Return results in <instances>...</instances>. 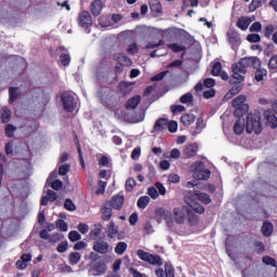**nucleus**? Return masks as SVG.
I'll list each match as a JSON object with an SVG mask.
<instances>
[{
	"mask_svg": "<svg viewBox=\"0 0 277 277\" xmlns=\"http://www.w3.org/2000/svg\"><path fill=\"white\" fill-rule=\"evenodd\" d=\"M254 68L255 71V80L263 81V78L267 75V70L261 68V58L256 56L245 57L241 58L238 63L232 66L233 77L235 79L234 83H241L245 81L246 72H248V68Z\"/></svg>",
	"mask_w": 277,
	"mask_h": 277,
	"instance_id": "obj_1",
	"label": "nucleus"
},
{
	"mask_svg": "<svg viewBox=\"0 0 277 277\" xmlns=\"http://www.w3.org/2000/svg\"><path fill=\"white\" fill-rule=\"evenodd\" d=\"M247 133H255V135H261L263 132V124L261 123V114H248L247 115Z\"/></svg>",
	"mask_w": 277,
	"mask_h": 277,
	"instance_id": "obj_2",
	"label": "nucleus"
},
{
	"mask_svg": "<svg viewBox=\"0 0 277 277\" xmlns=\"http://www.w3.org/2000/svg\"><path fill=\"white\" fill-rule=\"evenodd\" d=\"M193 179L196 181H209L211 179V171L205 167V162H197L190 167Z\"/></svg>",
	"mask_w": 277,
	"mask_h": 277,
	"instance_id": "obj_3",
	"label": "nucleus"
},
{
	"mask_svg": "<svg viewBox=\"0 0 277 277\" xmlns=\"http://www.w3.org/2000/svg\"><path fill=\"white\" fill-rule=\"evenodd\" d=\"M136 254L141 261H145V263H149V265H157L158 267L163 265V260L160 255L150 254L142 249H140Z\"/></svg>",
	"mask_w": 277,
	"mask_h": 277,
	"instance_id": "obj_4",
	"label": "nucleus"
},
{
	"mask_svg": "<svg viewBox=\"0 0 277 277\" xmlns=\"http://www.w3.org/2000/svg\"><path fill=\"white\" fill-rule=\"evenodd\" d=\"M246 103V95H238L233 100L232 106L236 109L235 115L241 116L248 111V105Z\"/></svg>",
	"mask_w": 277,
	"mask_h": 277,
	"instance_id": "obj_5",
	"label": "nucleus"
},
{
	"mask_svg": "<svg viewBox=\"0 0 277 277\" xmlns=\"http://www.w3.org/2000/svg\"><path fill=\"white\" fill-rule=\"evenodd\" d=\"M78 23L80 27L87 29V34H90V27H92V15L88 11H81L78 15Z\"/></svg>",
	"mask_w": 277,
	"mask_h": 277,
	"instance_id": "obj_6",
	"label": "nucleus"
},
{
	"mask_svg": "<svg viewBox=\"0 0 277 277\" xmlns=\"http://www.w3.org/2000/svg\"><path fill=\"white\" fill-rule=\"evenodd\" d=\"M189 213V209L187 207L174 208L173 209V217L176 224H185V219Z\"/></svg>",
	"mask_w": 277,
	"mask_h": 277,
	"instance_id": "obj_7",
	"label": "nucleus"
},
{
	"mask_svg": "<svg viewBox=\"0 0 277 277\" xmlns=\"http://www.w3.org/2000/svg\"><path fill=\"white\" fill-rule=\"evenodd\" d=\"M62 103L66 111H75L77 103H75V97L68 93L62 95Z\"/></svg>",
	"mask_w": 277,
	"mask_h": 277,
	"instance_id": "obj_8",
	"label": "nucleus"
},
{
	"mask_svg": "<svg viewBox=\"0 0 277 277\" xmlns=\"http://www.w3.org/2000/svg\"><path fill=\"white\" fill-rule=\"evenodd\" d=\"M184 200L193 211L196 213L202 214L205 213V207L194 200V197L192 195L185 196Z\"/></svg>",
	"mask_w": 277,
	"mask_h": 277,
	"instance_id": "obj_9",
	"label": "nucleus"
},
{
	"mask_svg": "<svg viewBox=\"0 0 277 277\" xmlns=\"http://www.w3.org/2000/svg\"><path fill=\"white\" fill-rule=\"evenodd\" d=\"M232 83H237L236 85H234L224 96L225 101H230V98H233V96H237V94H239L241 92V90H243V87H241V82H235V78H233Z\"/></svg>",
	"mask_w": 277,
	"mask_h": 277,
	"instance_id": "obj_10",
	"label": "nucleus"
},
{
	"mask_svg": "<svg viewBox=\"0 0 277 277\" xmlns=\"http://www.w3.org/2000/svg\"><path fill=\"white\" fill-rule=\"evenodd\" d=\"M93 250L98 254H107L109 252V242L103 240L96 241L93 245Z\"/></svg>",
	"mask_w": 277,
	"mask_h": 277,
	"instance_id": "obj_11",
	"label": "nucleus"
},
{
	"mask_svg": "<svg viewBox=\"0 0 277 277\" xmlns=\"http://www.w3.org/2000/svg\"><path fill=\"white\" fill-rule=\"evenodd\" d=\"M184 155H185V159H192V157H196V155H198V144L193 143L187 145L184 148Z\"/></svg>",
	"mask_w": 277,
	"mask_h": 277,
	"instance_id": "obj_12",
	"label": "nucleus"
},
{
	"mask_svg": "<svg viewBox=\"0 0 277 277\" xmlns=\"http://www.w3.org/2000/svg\"><path fill=\"white\" fill-rule=\"evenodd\" d=\"M31 262V254L29 253H24L22 256H21V260H18L16 262V268L17 269H27V263Z\"/></svg>",
	"mask_w": 277,
	"mask_h": 277,
	"instance_id": "obj_13",
	"label": "nucleus"
},
{
	"mask_svg": "<svg viewBox=\"0 0 277 277\" xmlns=\"http://www.w3.org/2000/svg\"><path fill=\"white\" fill-rule=\"evenodd\" d=\"M108 202L110 203V207L113 209L120 211V209H122V205H124V197L116 195L113 197L111 201H108Z\"/></svg>",
	"mask_w": 277,
	"mask_h": 277,
	"instance_id": "obj_14",
	"label": "nucleus"
},
{
	"mask_svg": "<svg viewBox=\"0 0 277 277\" xmlns=\"http://www.w3.org/2000/svg\"><path fill=\"white\" fill-rule=\"evenodd\" d=\"M101 12H103V0H94L91 3V14L101 16Z\"/></svg>",
	"mask_w": 277,
	"mask_h": 277,
	"instance_id": "obj_15",
	"label": "nucleus"
},
{
	"mask_svg": "<svg viewBox=\"0 0 277 277\" xmlns=\"http://www.w3.org/2000/svg\"><path fill=\"white\" fill-rule=\"evenodd\" d=\"M264 117L267 120L268 127H271L272 129H276V127H277L276 115H274V113H272V110H266V111H264Z\"/></svg>",
	"mask_w": 277,
	"mask_h": 277,
	"instance_id": "obj_16",
	"label": "nucleus"
},
{
	"mask_svg": "<svg viewBox=\"0 0 277 277\" xmlns=\"http://www.w3.org/2000/svg\"><path fill=\"white\" fill-rule=\"evenodd\" d=\"M168 129V119L159 118L154 124V131L157 133H161V131H166Z\"/></svg>",
	"mask_w": 277,
	"mask_h": 277,
	"instance_id": "obj_17",
	"label": "nucleus"
},
{
	"mask_svg": "<svg viewBox=\"0 0 277 277\" xmlns=\"http://www.w3.org/2000/svg\"><path fill=\"white\" fill-rule=\"evenodd\" d=\"M243 131H246V120L239 118L234 124V133L236 135H241Z\"/></svg>",
	"mask_w": 277,
	"mask_h": 277,
	"instance_id": "obj_18",
	"label": "nucleus"
},
{
	"mask_svg": "<svg viewBox=\"0 0 277 277\" xmlns=\"http://www.w3.org/2000/svg\"><path fill=\"white\" fill-rule=\"evenodd\" d=\"M252 24V18L250 17H240L237 21V27L239 29H241L242 31H246L248 29V27H250V25Z\"/></svg>",
	"mask_w": 277,
	"mask_h": 277,
	"instance_id": "obj_19",
	"label": "nucleus"
},
{
	"mask_svg": "<svg viewBox=\"0 0 277 277\" xmlns=\"http://www.w3.org/2000/svg\"><path fill=\"white\" fill-rule=\"evenodd\" d=\"M181 122L184 127H189L196 122V115L194 114H184L181 117Z\"/></svg>",
	"mask_w": 277,
	"mask_h": 277,
	"instance_id": "obj_20",
	"label": "nucleus"
},
{
	"mask_svg": "<svg viewBox=\"0 0 277 277\" xmlns=\"http://www.w3.org/2000/svg\"><path fill=\"white\" fill-rule=\"evenodd\" d=\"M111 203L106 202L102 208V220L109 222L111 220Z\"/></svg>",
	"mask_w": 277,
	"mask_h": 277,
	"instance_id": "obj_21",
	"label": "nucleus"
},
{
	"mask_svg": "<svg viewBox=\"0 0 277 277\" xmlns=\"http://www.w3.org/2000/svg\"><path fill=\"white\" fill-rule=\"evenodd\" d=\"M132 90H133V83L124 82V81L119 83V92H121L123 96H127V94H131Z\"/></svg>",
	"mask_w": 277,
	"mask_h": 277,
	"instance_id": "obj_22",
	"label": "nucleus"
},
{
	"mask_svg": "<svg viewBox=\"0 0 277 277\" xmlns=\"http://www.w3.org/2000/svg\"><path fill=\"white\" fill-rule=\"evenodd\" d=\"M194 196L203 205H211V197L207 193L195 190Z\"/></svg>",
	"mask_w": 277,
	"mask_h": 277,
	"instance_id": "obj_23",
	"label": "nucleus"
},
{
	"mask_svg": "<svg viewBox=\"0 0 277 277\" xmlns=\"http://www.w3.org/2000/svg\"><path fill=\"white\" fill-rule=\"evenodd\" d=\"M207 124H205V119L202 117H199L196 122L195 131L192 132V135L196 137V135H200L202 133V129H205Z\"/></svg>",
	"mask_w": 277,
	"mask_h": 277,
	"instance_id": "obj_24",
	"label": "nucleus"
},
{
	"mask_svg": "<svg viewBox=\"0 0 277 277\" xmlns=\"http://www.w3.org/2000/svg\"><path fill=\"white\" fill-rule=\"evenodd\" d=\"M141 102H142V97L140 95H136V96L128 100V102L126 104V108L127 109H135L137 107V105H140Z\"/></svg>",
	"mask_w": 277,
	"mask_h": 277,
	"instance_id": "obj_25",
	"label": "nucleus"
},
{
	"mask_svg": "<svg viewBox=\"0 0 277 277\" xmlns=\"http://www.w3.org/2000/svg\"><path fill=\"white\" fill-rule=\"evenodd\" d=\"M94 272L97 273H92V276H103L107 272V266L103 262H98L94 265Z\"/></svg>",
	"mask_w": 277,
	"mask_h": 277,
	"instance_id": "obj_26",
	"label": "nucleus"
},
{
	"mask_svg": "<svg viewBox=\"0 0 277 277\" xmlns=\"http://www.w3.org/2000/svg\"><path fill=\"white\" fill-rule=\"evenodd\" d=\"M170 211L163 208H156L155 215L158 224H161V220H164Z\"/></svg>",
	"mask_w": 277,
	"mask_h": 277,
	"instance_id": "obj_27",
	"label": "nucleus"
},
{
	"mask_svg": "<svg viewBox=\"0 0 277 277\" xmlns=\"http://www.w3.org/2000/svg\"><path fill=\"white\" fill-rule=\"evenodd\" d=\"M180 103H182L183 105H188V106L194 105V95L190 92L182 95L180 97Z\"/></svg>",
	"mask_w": 277,
	"mask_h": 277,
	"instance_id": "obj_28",
	"label": "nucleus"
},
{
	"mask_svg": "<svg viewBox=\"0 0 277 277\" xmlns=\"http://www.w3.org/2000/svg\"><path fill=\"white\" fill-rule=\"evenodd\" d=\"M262 233L264 237H272V233H274V225H272L269 222H264Z\"/></svg>",
	"mask_w": 277,
	"mask_h": 277,
	"instance_id": "obj_29",
	"label": "nucleus"
},
{
	"mask_svg": "<svg viewBox=\"0 0 277 277\" xmlns=\"http://www.w3.org/2000/svg\"><path fill=\"white\" fill-rule=\"evenodd\" d=\"M117 235H118V226H116V223L111 221L108 226L107 236L109 237V239H115Z\"/></svg>",
	"mask_w": 277,
	"mask_h": 277,
	"instance_id": "obj_30",
	"label": "nucleus"
},
{
	"mask_svg": "<svg viewBox=\"0 0 277 277\" xmlns=\"http://www.w3.org/2000/svg\"><path fill=\"white\" fill-rule=\"evenodd\" d=\"M265 3H267V0H252L249 5V11L254 12L258 8L265 5Z\"/></svg>",
	"mask_w": 277,
	"mask_h": 277,
	"instance_id": "obj_31",
	"label": "nucleus"
},
{
	"mask_svg": "<svg viewBox=\"0 0 277 277\" xmlns=\"http://www.w3.org/2000/svg\"><path fill=\"white\" fill-rule=\"evenodd\" d=\"M128 248H129V245H127V242L120 241L115 247V252H116V254L122 255L127 252Z\"/></svg>",
	"mask_w": 277,
	"mask_h": 277,
	"instance_id": "obj_32",
	"label": "nucleus"
},
{
	"mask_svg": "<svg viewBox=\"0 0 277 277\" xmlns=\"http://www.w3.org/2000/svg\"><path fill=\"white\" fill-rule=\"evenodd\" d=\"M136 205L138 209H146L148 205H150V197L148 196L140 197Z\"/></svg>",
	"mask_w": 277,
	"mask_h": 277,
	"instance_id": "obj_33",
	"label": "nucleus"
},
{
	"mask_svg": "<svg viewBox=\"0 0 277 277\" xmlns=\"http://www.w3.org/2000/svg\"><path fill=\"white\" fill-rule=\"evenodd\" d=\"M10 118H12V110H10L8 107H3L1 113L2 122L4 124L10 122Z\"/></svg>",
	"mask_w": 277,
	"mask_h": 277,
	"instance_id": "obj_34",
	"label": "nucleus"
},
{
	"mask_svg": "<svg viewBox=\"0 0 277 277\" xmlns=\"http://www.w3.org/2000/svg\"><path fill=\"white\" fill-rule=\"evenodd\" d=\"M9 103L12 105L16 98H18V88L11 87L9 89Z\"/></svg>",
	"mask_w": 277,
	"mask_h": 277,
	"instance_id": "obj_35",
	"label": "nucleus"
},
{
	"mask_svg": "<svg viewBox=\"0 0 277 277\" xmlns=\"http://www.w3.org/2000/svg\"><path fill=\"white\" fill-rule=\"evenodd\" d=\"M117 61L119 62L120 66H131L132 61L124 54H119L117 57Z\"/></svg>",
	"mask_w": 277,
	"mask_h": 277,
	"instance_id": "obj_36",
	"label": "nucleus"
},
{
	"mask_svg": "<svg viewBox=\"0 0 277 277\" xmlns=\"http://www.w3.org/2000/svg\"><path fill=\"white\" fill-rule=\"evenodd\" d=\"M98 25L103 28L111 27V19L107 15H103L98 18Z\"/></svg>",
	"mask_w": 277,
	"mask_h": 277,
	"instance_id": "obj_37",
	"label": "nucleus"
},
{
	"mask_svg": "<svg viewBox=\"0 0 277 277\" xmlns=\"http://www.w3.org/2000/svg\"><path fill=\"white\" fill-rule=\"evenodd\" d=\"M60 63L62 66H70V54H68V52H63L60 55Z\"/></svg>",
	"mask_w": 277,
	"mask_h": 277,
	"instance_id": "obj_38",
	"label": "nucleus"
},
{
	"mask_svg": "<svg viewBox=\"0 0 277 277\" xmlns=\"http://www.w3.org/2000/svg\"><path fill=\"white\" fill-rule=\"evenodd\" d=\"M228 36V40L229 42H232V44H237V42H239V34L237 31H228L227 32Z\"/></svg>",
	"mask_w": 277,
	"mask_h": 277,
	"instance_id": "obj_39",
	"label": "nucleus"
},
{
	"mask_svg": "<svg viewBox=\"0 0 277 277\" xmlns=\"http://www.w3.org/2000/svg\"><path fill=\"white\" fill-rule=\"evenodd\" d=\"M69 261L71 265H77L79 261H81V253L79 252H72L69 254Z\"/></svg>",
	"mask_w": 277,
	"mask_h": 277,
	"instance_id": "obj_40",
	"label": "nucleus"
},
{
	"mask_svg": "<svg viewBox=\"0 0 277 277\" xmlns=\"http://www.w3.org/2000/svg\"><path fill=\"white\" fill-rule=\"evenodd\" d=\"M168 48L171 49L174 53H181V51H185V45L179 43L168 44Z\"/></svg>",
	"mask_w": 277,
	"mask_h": 277,
	"instance_id": "obj_41",
	"label": "nucleus"
},
{
	"mask_svg": "<svg viewBox=\"0 0 277 277\" xmlns=\"http://www.w3.org/2000/svg\"><path fill=\"white\" fill-rule=\"evenodd\" d=\"M69 172H70V164L68 163L62 164L58 169L60 176H66V174H68Z\"/></svg>",
	"mask_w": 277,
	"mask_h": 277,
	"instance_id": "obj_42",
	"label": "nucleus"
},
{
	"mask_svg": "<svg viewBox=\"0 0 277 277\" xmlns=\"http://www.w3.org/2000/svg\"><path fill=\"white\" fill-rule=\"evenodd\" d=\"M56 228H60L63 233L68 232V224L64 220L56 221Z\"/></svg>",
	"mask_w": 277,
	"mask_h": 277,
	"instance_id": "obj_43",
	"label": "nucleus"
},
{
	"mask_svg": "<svg viewBox=\"0 0 277 277\" xmlns=\"http://www.w3.org/2000/svg\"><path fill=\"white\" fill-rule=\"evenodd\" d=\"M222 72V64L220 62L214 63L212 66L213 77H217Z\"/></svg>",
	"mask_w": 277,
	"mask_h": 277,
	"instance_id": "obj_44",
	"label": "nucleus"
},
{
	"mask_svg": "<svg viewBox=\"0 0 277 277\" xmlns=\"http://www.w3.org/2000/svg\"><path fill=\"white\" fill-rule=\"evenodd\" d=\"M66 211H77V206L70 199H66L64 203Z\"/></svg>",
	"mask_w": 277,
	"mask_h": 277,
	"instance_id": "obj_45",
	"label": "nucleus"
},
{
	"mask_svg": "<svg viewBox=\"0 0 277 277\" xmlns=\"http://www.w3.org/2000/svg\"><path fill=\"white\" fill-rule=\"evenodd\" d=\"M62 239H64L63 234L61 233H55L52 236H50V243H57V241H62Z\"/></svg>",
	"mask_w": 277,
	"mask_h": 277,
	"instance_id": "obj_46",
	"label": "nucleus"
},
{
	"mask_svg": "<svg viewBox=\"0 0 277 277\" xmlns=\"http://www.w3.org/2000/svg\"><path fill=\"white\" fill-rule=\"evenodd\" d=\"M69 240H71L72 242L75 241H79L81 239V234H79V232L77 230H71L68 235Z\"/></svg>",
	"mask_w": 277,
	"mask_h": 277,
	"instance_id": "obj_47",
	"label": "nucleus"
},
{
	"mask_svg": "<svg viewBox=\"0 0 277 277\" xmlns=\"http://www.w3.org/2000/svg\"><path fill=\"white\" fill-rule=\"evenodd\" d=\"M164 221H166L168 228H170V229L174 228V217L172 216L171 212L168 213Z\"/></svg>",
	"mask_w": 277,
	"mask_h": 277,
	"instance_id": "obj_48",
	"label": "nucleus"
},
{
	"mask_svg": "<svg viewBox=\"0 0 277 277\" xmlns=\"http://www.w3.org/2000/svg\"><path fill=\"white\" fill-rule=\"evenodd\" d=\"M136 182L133 177H130L126 182V189L127 192H133V187H135Z\"/></svg>",
	"mask_w": 277,
	"mask_h": 277,
	"instance_id": "obj_49",
	"label": "nucleus"
},
{
	"mask_svg": "<svg viewBox=\"0 0 277 277\" xmlns=\"http://www.w3.org/2000/svg\"><path fill=\"white\" fill-rule=\"evenodd\" d=\"M167 128L170 133H176L179 130V123H176V121H168Z\"/></svg>",
	"mask_w": 277,
	"mask_h": 277,
	"instance_id": "obj_50",
	"label": "nucleus"
},
{
	"mask_svg": "<svg viewBox=\"0 0 277 277\" xmlns=\"http://www.w3.org/2000/svg\"><path fill=\"white\" fill-rule=\"evenodd\" d=\"M268 68L277 72V55H274L273 57H271L268 62Z\"/></svg>",
	"mask_w": 277,
	"mask_h": 277,
	"instance_id": "obj_51",
	"label": "nucleus"
},
{
	"mask_svg": "<svg viewBox=\"0 0 277 277\" xmlns=\"http://www.w3.org/2000/svg\"><path fill=\"white\" fill-rule=\"evenodd\" d=\"M14 131H16V127H14L12 124H6V127H5L6 137H14Z\"/></svg>",
	"mask_w": 277,
	"mask_h": 277,
	"instance_id": "obj_52",
	"label": "nucleus"
},
{
	"mask_svg": "<svg viewBox=\"0 0 277 277\" xmlns=\"http://www.w3.org/2000/svg\"><path fill=\"white\" fill-rule=\"evenodd\" d=\"M164 275L166 277H174V267L170 264L164 265Z\"/></svg>",
	"mask_w": 277,
	"mask_h": 277,
	"instance_id": "obj_53",
	"label": "nucleus"
},
{
	"mask_svg": "<svg viewBox=\"0 0 277 277\" xmlns=\"http://www.w3.org/2000/svg\"><path fill=\"white\" fill-rule=\"evenodd\" d=\"M138 51L140 48H137V44L135 43H131L127 49V53H129V55H135V53H137Z\"/></svg>",
	"mask_w": 277,
	"mask_h": 277,
	"instance_id": "obj_54",
	"label": "nucleus"
},
{
	"mask_svg": "<svg viewBox=\"0 0 277 277\" xmlns=\"http://www.w3.org/2000/svg\"><path fill=\"white\" fill-rule=\"evenodd\" d=\"M51 187H52V189L60 192V189H62V187H64V183L62 182V180H55L54 182H52Z\"/></svg>",
	"mask_w": 277,
	"mask_h": 277,
	"instance_id": "obj_55",
	"label": "nucleus"
},
{
	"mask_svg": "<svg viewBox=\"0 0 277 277\" xmlns=\"http://www.w3.org/2000/svg\"><path fill=\"white\" fill-rule=\"evenodd\" d=\"M142 155V149L140 147H136L133 149L132 154H131V159H133V161H137V159H140Z\"/></svg>",
	"mask_w": 277,
	"mask_h": 277,
	"instance_id": "obj_56",
	"label": "nucleus"
},
{
	"mask_svg": "<svg viewBox=\"0 0 277 277\" xmlns=\"http://www.w3.org/2000/svg\"><path fill=\"white\" fill-rule=\"evenodd\" d=\"M150 10L155 14H161V3H159V2L151 3L150 4Z\"/></svg>",
	"mask_w": 277,
	"mask_h": 277,
	"instance_id": "obj_57",
	"label": "nucleus"
},
{
	"mask_svg": "<svg viewBox=\"0 0 277 277\" xmlns=\"http://www.w3.org/2000/svg\"><path fill=\"white\" fill-rule=\"evenodd\" d=\"M264 36H265V38H272V36H274V26L273 25H267L265 27Z\"/></svg>",
	"mask_w": 277,
	"mask_h": 277,
	"instance_id": "obj_58",
	"label": "nucleus"
},
{
	"mask_svg": "<svg viewBox=\"0 0 277 277\" xmlns=\"http://www.w3.org/2000/svg\"><path fill=\"white\" fill-rule=\"evenodd\" d=\"M57 252H60L61 254L66 252V250H68V241H62L58 246H57Z\"/></svg>",
	"mask_w": 277,
	"mask_h": 277,
	"instance_id": "obj_59",
	"label": "nucleus"
},
{
	"mask_svg": "<svg viewBox=\"0 0 277 277\" xmlns=\"http://www.w3.org/2000/svg\"><path fill=\"white\" fill-rule=\"evenodd\" d=\"M171 111H172V114H181V113L185 111V106H183V105H172L171 106Z\"/></svg>",
	"mask_w": 277,
	"mask_h": 277,
	"instance_id": "obj_60",
	"label": "nucleus"
},
{
	"mask_svg": "<svg viewBox=\"0 0 277 277\" xmlns=\"http://www.w3.org/2000/svg\"><path fill=\"white\" fill-rule=\"evenodd\" d=\"M148 195H149L150 198H153L154 200H157V198H159V190H157L156 187H149V188H148Z\"/></svg>",
	"mask_w": 277,
	"mask_h": 277,
	"instance_id": "obj_61",
	"label": "nucleus"
},
{
	"mask_svg": "<svg viewBox=\"0 0 277 277\" xmlns=\"http://www.w3.org/2000/svg\"><path fill=\"white\" fill-rule=\"evenodd\" d=\"M263 263L265 265H272V267H276V265H277V262L273 258H269V256H264Z\"/></svg>",
	"mask_w": 277,
	"mask_h": 277,
	"instance_id": "obj_62",
	"label": "nucleus"
},
{
	"mask_svg": "<svg viewBox=\"0 0 277 277\" xmlns=\"http://www.w3.org/2000/svg\"><path fill=\"white\" fill-rule=\"evenodd\" d=\"M248 42H259L261 40V35L251 34L247 37Z\"/></svg>",
	"mask_w": 277,
	"mask_h": 277,
	"instance_id": "obj_63",
	"label": "nucleus"
},
{
	"mask_svg": "<svg viewBox=\"0 0 277 277\" xmlns=\"http://www.w3.org/2000/svg\"><path fill=\"white\" fill-rule=\"evenodd\" d=\"M261 29H263V26L261 25V23L260 22H254L252 25H251V27H250V31H252V32H259V31H261Z\"/></svg>",
	"mask_w": 277,
	"mask_h": 277,
	"instance_id": "obj_64",
	"label": "nucleus"
}]
</instances>
